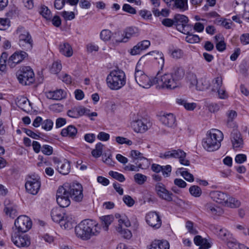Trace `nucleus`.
<instances>
[{
  "label": "nucleus",
  "instance_id": "obj_32",
  "mask_svg": "<svg viewBox=\"0 0 249 249\" xmlns=\"http://www.w3.org/2000/svg\"><path fill=\"white\" fill-rule=\"evenodd\" d=\"M210 86V81L205 77H202L198 80L196 89L198 90H204L208 89Z\"/></svg>",
  "mask_w": 249,
  "mask_h": 249
},
{
  "label": "nucleus",
  "instance_id": "obj_29",
  "mask_svg": "<svg viewBox=\"0 0 249 249\" xmlns=\"http://www.w3.org/2000/svg\"><path fill=\"white\" fill-rule=\"evenodd\" d=\"M60 53L64 56L69 57L73 54V50L71 46L67 42H64L59 46Z\"/></svg>",
  "mask_w": 249,
  "mask_h": 249
},
{
  "label": "nucleus",
  "instance_id": "obj_63",
  "mask_svg": "<svg viewBox=\"0 0 249 249\" xmlns=\"http://www.w3.org/2000/svg\"><path fill=\"white\" fill-rule=\"evenodd\" d=\"M220 105L215 103H212L208 105L209 110L213 113L218 111L220 109Z\"/></svg>",
  "mask_w": 249,
  "mask_h": 249
},
{
  "label": "nucleus",
  "instance_id": "obj_19",
  "mask_svg": "<svg viewBox=\"0 0 249 249\" xmlns=\"http://www.w3.org/2000/svg\"><path fill=\"white\" fill-rule=\"evenodd\" d=\"M53 161L56 164V168L59 173L63 175H66L69 173L71 170V165L68 160H64L61 161L57 158H54Z\"/></svg>",
  "mask_w": 249,
  "mask_h": 249
},
{
  "label": "nucleus",
  "instance_id": "obj_58",
  "mask_svg": "<svg viewBox=\"0 0 249 249\" xmlns=\"http://www.w3.org/2000/svg\"><path fill=\"white\" fill-rule=\"evenodd\" d=\"M61 15L65 20H71L74 18L75 14L73 12L63 11L61 12Z\"/></svg>",
  "mask_w": 249,
  "mask_h": 249
},
{
  "label": "nucleus",
  "instance_id": "obj_8",
  "mask_svg": "<svg viewBox=\"0 0 249 249\" xmlns=\"http://www.w3.org/2000/svg\"><path fill=\"white\" fill-rule=\"evenodd\" d=\"M19 82L22 85H27L34 81V73L33 70L29 66L21 68L17 73Z\"/></svg>",
  "mask_w": 249,
  "mask_h": 249
},
{
  "label": "nucleus",
  "instance_id": "obj_7",
  "mask_svg": "<svg viewBox=\"0 0 249 249\" xmlns=\"http://www.w3.org/2000/svg\"><path fill=\"white\" fill-rule=\"evenodd\" d=\"M62 186L66 191L67 195L73 201L77 202L82 201L84 195L83 187L81 184L75 182L66 183Z\"/></svg>",
  "mask_w": 249,
  "mask_h": 249
},
{
  "label": "nucleus",
  "instance_id": "obj_15",
  "mask_svg": "<svg viewBox=\"0 0 249 249\" xmlns=\"http://www.w3.org/2000/svg\"><path fill=\"white\" fill-rule=\"evenodd\" d=\"M234 9L236 12L243 10L242 17L249 21V1L247 0H235Z\"/></svg>",
  "mask_w": 249,
  "mask_h": 249
},
{
  "label": "nucleus",
  "instance_id": "obj_38",
  "mask_svg": "<svg viewBox=\"0 0 249 249\" xmlns=\"http://www.w3.org/2000/svg\"><path fill=\"white\" fill-rule=\"evenodd\" d=\"M39 13L47 20H50L52 18L51 12L45 5L41 6Z\"/></svg>",
  "mask_w": 249,
  "mask_h": 249
},
{
  "label": "nucleus",
  "instance_id": "obj_14",
  "mask_svg": "<svg viewBox=\"0 0 249 249\" xmlns=\"http://www.w3.org/2000/svg\"><path fill=\"white\" fill-rule=\"evenodd\" d=\"M140 34V31L138 28L135 26H130L126 27L124 30L123 34L122 35V37L121 39L116 40L117 42H127L133 37L138 36Z\"/></svg>",
  "mask_w": 249,
  "mask_h": 249
},
{
  "label": "nucleus",
  "instance_id": "obj_16",
  "mask_svg": "<svg viewBox=\"0 0 249 249\" xmlns=\"http://www.w3.org/2000/svg\"><path fill=\"white\" fill-rule=\"evenodd\" d=\"M145 220L147 224L155 229L160 228L161 225V220L156 212H150L147 213Z\"/></svg>",
  "mask_w": 249,
  "mask_h": 249
},
{
  "label": "nucleus",
  "instance_id": "obj_45",
  "mask_svg": "<svg viewBox=\"0 0 249 249\" xmlns=\"http://www.w3.org/2000/svg\"><path fill=\"white\" fill-rule=\"evenodd\" d=\"M117 231L119 232L124 238L129 239L132 236V233L128 229H123L122 226H118Z\"/></svg>",
  "mask_w": 249,
  "mask_h": 249
},
{
  "label": "nucleus",
  "instance_id": "obj_53",
  "mask_svg": "<svg viewBox=\"0 0 249 249\" xmlns=\"http://www.w3.org/2000/svg\"><path fill=\"white\" fill-rule=\"evenodd\" d=\"M10 26V20L7 18H0V30H5Z\"/></svg>",
  "mask_w": 249,
  "mask_h": 249
},
{
  "label": "nucleus",
  "instance_id": "obj_6",
  "mask_svg": "<svg viewBox=\"0 0 249 249\" xmlns=\"http://www.w3.org/2000/svg\"><path fill=\"white\" fill-rule=\"evenodd\" d=\"M135 79L137 83L141 87L148 89L153 85L156 84V76L151 79L146 75L142 68V63L140 61L137 63L135 71Z\"/></svg>",
  "mask_w": 249,
  "mask_h": 249
},
{
  "label": "nucleus",
  "instance_id": "obj_4",
  "mask_svg": "<svg viewBox=\"0 0 249 249\" xmlns=\"http://www.w3.org/2000/svg\"><path fill=\"white\" fill-rule=\"evenodd\" d=\"M15 34L18 38L19 46L24 51H31L33 48L34 41L29 32L24 27L19 26Z\"/></svg>",
  "mask_w": 249,
  "mask_h": 249
},
{
  "label": "nucleus",
  "instance_id": "obj_10",
  "mask_svg": "<svg viewBox=\"0 0 249 249\" xmlns=\"http://www.w3.org/2000/svg\"><path fill=\"white\" fill-rule=\"evenodd\" d=\"M156 79V84L162 88L172 89L179 87L170 73H165L161 76L157 74Z\"/></svg>",
  "mask_w": 249,
  "mask_h": 249
},
{
  "label": "nucleus",
  "instance_id": "obj_43",
  "mask_svg": "<svg viewBox=\"0 0 249 249\" xmlns=\"http://www.w3.org/2000/svg\"><path fill=\"white\" fill-rule=\"evenodd\" d=\"M189 192L193 196L197 197H199L202 194L201 188L196 185H193L189 188Z\"/></svg>",
  "mask_w": 249,
  "mask_h": 249
},
{
  "label": "nucleus",
  "instance_id": "obj_36",
  "mask_svg": "<svg viewBox=\"0 0 249 249\" xmlns=\"http://www.w3.org/2000/svg\"><path fill=\"white\" fill-rule=\"evenodd\" d=\"M101 219L102 220V224L103 226L104 229L107 231L108 229V226L113 221V216L111 215H106L102 216Z\"/></svg>",
  "mask_w": 249,
  "mask_h": 249
},
{
  "label": "nucleus",
  "instance_id": "obj_47",
  "mask_svg": "<svg viewBox=\"0 0 249 249\" xmlns=\"http://www.w3.org/2000/svg\"><path fill=\"white\" fill-rule=\"evenodd\" d=\"M135 181L140 185L143 184L147 179V177L140 173H137L134 176Z\"/></svg>",
  "mask_w": 249,
  "mask_h": 249
},
{
  "label": "nucleus",
  "instance_id": "obj_18",
  "mask_svg": "<svg viewBox=\"0 0 249 249\" xmlns=\"http://www.w3.org/2000/svg\"><path fill=\"white\" fill-rule=\"evenodd\" d=\"M155 190L160 198L167 201H172L173 194L165 188V185L163 183H157L155 185Z\"/></svg>",
  "mask_w": 249,
  "mask_h": 249
},
{
  "label": "nucleus",
  "instance_id": "obj_26",
  "mask_svg": "<svg viewBox=\"0 0 249 249\" xmlns=\"http://www.w3.org/2000/svg\"><path fill=\"white\" fill-rule=\"evenodd\" d=\"M206 211L214 215H220L223 213L222 209L212 203H207L205 205Z\"/></svg>",
  "mask_w": 249,
  "mask_h": 249
},
{
  "label": "nucleus",
  "instance_id": "obj_3",
  "mask_svg": "<svg viewBox=\"0 0 249 249\" xmlns=\"http://www.w3.org/2000/svg\"><path fill=\"white\" fill-rule=\"evenodd\" d=\"M108 88L112 90H118L126 84L125 73L121 70L117 69L111 71L106 78Z\"/></svg>",
  "mask_w": 249,
  "mask_h": 249
},
{
  "label": "nucleus",
  "instance_id": "obj_2",
  "mask_svg": "<svg viewBox=\"0 0 249 249\" xmlns=\"http://www.w3.org/2000/svg\"><path fill=\"white\" fill-rule=\"evenodd\" d=\"M223 138V134L221 131L212 129L207 132L206 138L203 139L202 146L209 152L216 151L220 148Z\"/></svg>",
  "mask_w": 249,
  "mask_h": 249
},
{
  "label": "nucleus",
  "instance_id": "obj_23",
  "mask_svg": "<svg viewBox=\"0 0 249 249\" xmlns=\"http://www.w3.org/2000/svg\"><path fill=\"white\" fill-rule=\"evenodd\" d=\"M160 121L164 125L169 127H173L176 125L175 117L172 113L161 116Z\"/></svg>",
  "mask_w": 249,
  "mask_h": 249
},
{
  "label": "nucleus",
  "instance_id": "obj_39",
  "mask_svg": "<svg viewBox=\"0 0 249 249\" xmlns=\"http://www.w3.org/2000/svg\"><path fill=\"white\" fill-rule=\"evenodd\" d=\"M104 145L101 142L97 143L95 145V148L91 151V154L95 158L100 157L103 152Z\"/></svg>",
  "mask_w": 249,
  "mask_h": 249
},
{
  "label": "nucleus",
  "instance_id": "obj_28",
  "mask_svg": "<svg viewBox=\"0 0 249 249\" xmlns=\"http://www.w3.org/2000/svg\"><path fill=\"white\" fill-rule=\"evenodd\" d=\"M169 242L165 240H155L153 241L148 249H169Z\"/></svg>",
  "mask_w": 249,
  "mask_h": 249
},
{
  "label": "nucleus",
  "instance_id": "obj_37",
  "mask_svg": "<svg viewBox=\"0 0 249 249\" xmlns=\"http://www.w3.org/2000/svg\"><path fill=\"white\" fill-rule=\"evenodd\" d=\"M18 106L24 111H26L30 104L28 99L24 97H21L17 102Z\"/></svg>",
  "mask_w": 249,
  "mask_h": 249
},
{
  "label": "nucleus",
  "instance_id": "obj_62",
  "mask_svg": "<svg viewBox=\"0 0 249 249\" xmlns=\"http://www.w3.org/2000/svg\"><path fill=\"white\" fill-rule=\"evenodd\" d=\"M186 228L188 231L192 234H196L197 231L194 228L193 223L190 221H187L186 223Z\"/></svg>",
  "mask_w": 249,
  "mask_h": 249
},
{
  "label": "nucleus",
  "instance_id": "obj_20",
  "mask_svg": "<svg viewBox=\"0 0 249 249\" xmlns=\"http://www.w3.org/2000/svg\"><path fill=\"white\" fill-rule=\"evenodd\" d=\"M186 154L183 150L178 149L177 150H171L165 152L160 154V158L168 159L170 158L178 159L185 158Z\"/></svg>",
  "mask_w": 249,
  "mask_h": 249
},
{
  "label": "nucleus",
  "instance_id": "obj_42",
  "mask_svg": "<svg viewBox=\"0 0 249 249\" xmlns=\"http://www.w3.org/2000/svg\"><path fill=\"white\" fill-rule=\"evenodd\" d=\"M131 156L134 159V161L135 160H143L144 161L147 162V160L142 156V154L139 151L133 150L131 151Z\"/></svg>",
  "mask_w": 249,
  "mask_h": 249
},
{
  "label": "nucleus",
  "instance_id": "obj_5",
  "mask_svg": "<svg viewBox=\"0 0 249 249\" xmlns=\"http://www.w3.org/2000/svg\"><path fill=\"white\" fill-rule=\"evenodd\" d=\"M51 217L53 220L59 223L61 227L65 229L70 230L73 227L74 220L71 216L66 215L63 210L60 208H54L51 211Z\"/></svg>",
  "mask_w": 249,
  "mask_h": 249
},
{
  "label": "nucleus",
  "instance_id": "obj_50",
  "mask_svg": "<svg viewBox=\"0 0 249 249\" xmlns=\"http://www.w3.org/2000/svg\"><path fill=\"white\" fill-rule=\"evenodd\" d=\"M53 122L51 119H46L41 123L42 128L46 131H50L53 126Z\"/></svg>",
  "mask_w": 249,
  "mask_h": 249
},
{
  "label": "nucleus",
  "instance_id": "obj_9",
  "mask_svg": "<svg viewBox=\"0 0 249 249\" xmlns=\"http://www.w3.org/2000/svg\"><path fill=\"white\" fill-rule=\"evenodd\" d=\"M41 182L39 177L35 174L28 176L26 178L25 187L26 191L33 195H36L40 188Z\"/></svg>",
  "mask_w": 249,
  "mask_h": 249
},
{
  "label": "nucleus",
  "instance_id": "obj_54",
  "mask_svg": "<svg viewBox=\"0 0 249 249\" xmlns=\"http://www.w3.org/2000/svg\"><path fill=\"white\" fill-rule=\"evenodd\" d=\"M111 32L108 30H103L100 33V38L104 41H107L110 39Z\"/></svg>",
  "mask_w": 249,
  "mask_h": 249
},
{
  "label": "nucleus",
  "instance_id": "obj_25",
  "mask_svg": "<svg viewBox=\"0 0 249 249\" xmlns=\"http://www.w3.org/2000/svg\"><path fill=\"white\" fill-rule=\"evenodd\" d=\"M231 139L234 149L242 147L243 141L239 132L236 131L232 132Z\"/></svg>",
  "mask_w": 249,
  "mask_h": 249
},
{
  "label": "nucleus",
  "instance_id": "obj_40",
  "mask_svg": "<svg viewBox=\"0 0 249 249\" xmlns=\"http://www.w3.org/2000/svg\"><path fill=\"white\" fill-rule=\"evenodd\" d=\"M222 78L221 76L214 78L212 81V90L213 91H216V90L222 87Z\"/></svg>",
  "mask_w": 249,
  "mask_h": 249
},
{
  "label": "nucleus",
  "instance_id": "obj_34",
  "mask_svg": "<svg viewBox=\"0 0 249 249\" xmlns=\"http://www.w3.org/2000/svg\"><path fill=\"white\" fill-rule=\"evenodd\" d=\"M174 19L175 20V25L178 29V27L179 25L180 26L184 25L188 23V18L183 15L176 14L175 15Z\"/></svg>",
  "mask_w": 249,
  "mask_h": 249
},
{
  "label": "nucleus",
  "instance_id": "obj_33",
  "mask_svg": "<svg viewBox=\"0 0 249 249\" xmlns=\"http://www.w3.org/2000/svg\"><path fill=\"white\" fill-rule=\"evenodd\" d=\"M172 75L175 80L178 84L181 86L180 80L183 78L184 75V71L182 68H175L172 73H170Z\"/></svg>",
  "mask_w": 249,
  "mask_h": 249
},
{
  "label": "nucleus",
  "instance_id": "obj_30",
  "mask_svg": "<svg viewBox=\"0 0 249 249\" xmlns=\"http://www.w3.org/2000/svg\"><path fill=\"white\" fill-rule=\"evenodd\" d=\"M77 133V128L72 125H69L67 128H63L61 130V134L63 137H69L72 139L74 138Z\"/></svg>",
  "mask_w": 249,
  "mask_h": 249
},
{
  "label": "nucleus",
  "instance_id": "obj_51",
  "mask_svg": "<svg viewBox=\"0 0 249 249\" xmlns=\"http://www.w3.org/2000/svg\"><path fill=\"white\" fill-rule=\"evenodd\" d=\"M109 175L111 176L113 178L118 180L120 182H124L125 180V178L124 176L120 173L113 171H110L109 172Z\"/></svg>",
  "mask_w": 249,
  "mask_h": 249
},
{
  "label": "nucleus",
  "instance_id": "obj_48",
  "mask_svg": "<svg viewBox=\"0 0 249 249\" xmlns=\"http://www.w3.org/2000/svg\"><path fill=\"white\" fill-rule=\"evenodd\" d=\"M61 69V64L58 61H56L53 63L52 66L50 69V71L52 73L57 74L60 71Z\"/></svg>",
  "mask_w": 249,
  "mask_h": 249
},
{
  "label": "nucleus",
  "instance_id": "obj_41",
  "mask_svg": "<svg viewBox=\"0 0 249 249\" xmlns=\"http://www.w3.org/2000/svg\"><path fill=\"white\" fill-rule=\"evenodd\" d=\"M175 6L182 11H185L188 8L187 0H175Z\"/></svg>",
  "mask_w": 249,
  "mask_h": 249
},
{
  "label": "nucleus",
  "instance_id": "obj_59",
  "mask_svg": "<svg viewBox=\"0 0 249 249\" xmlns=\"http://www.w3.org/2000/svg\"><path fill=\"white\" fill-rule=\"evenodd\" d=\"M122 9L124 11L130 14L134 15L136 14L135 9L128 4H124L123 6Z\"/></svg>",
  "mask_w": 249,
  "mask_h": 249
},
{
  "label": "nucleus",
  "instance_id": "obj_61",
  "mask_svg": "<svg viewBox=\"0 0 249 249\" xmlns=\"http://www.w3.org/2000/svg\"><path fill=\"white\" fill-rule=\"evenodd\" d=\"M123 200L124 203L128 207H132L135 203L134 200L128 195L124 196Z\"/></svg>",
  "mask_w": 249,
  "mask_h": 249
},
{
  "label": "nucleus",
  "instance_id": "obj_49",
  "mask_svg": "<svg viewBox=\"0 0 249 249\" xmlns=\"http://www.w3.org/2000/svg\"><path fill=\"white\" fill-rule=\"evenodd\" d=\"M152 11L156 17H160L162 16L163 17H167L169 15V11L166 9H163L161 11H159L157 8H153Z\"/></svg>",
  "mask_w": 249,
  "mask_h": 249
},
{
  "label": "nucleus",
  "instance_id": "obj_27",
  "mask_svg": "<svg viewBox=\"0 0 249 249\" xmlns=\"http://www.w3.org/2000/svg\"><path fill=\"white\" fill-rule=\"evenodd\" d=\"M66 92L62 89L49 91L46 93L47 98L54 100H60L66 96Z\"/></svg>",
  "mask_w": 249,
  "mask_h": 249
},
{
  "label": "nucleus",
  "instance_id": "obj_56",
  "mask_svg": "<svg viewBox=\"0 0 249 249\" xmlns=\"http://www.w3.org/2000/svg\"><path fill=\"white\" fill-rule=\"evenodd\" d=\"M41 152L45 155L50 156L53 154V147L49 145L44 144L41 147Z\"/></svg>",
  "mask_w": 249,
  "mask_h": 249
},
{
  "label": "nucleus",
  "instance_id": "obj_44",
  "mask_svg": "<svg viewBox=\"0 0 249 249\" xmlns=\"http://www.w3.org/2000/svg\"><path fill=\"white\" fill-rule=\"evenodd\" d=\"M188 81L190 84V88H192L195 87H196L198 79L197 78L196 75L193 73H189L188 75Z\"/></svg>",
  "mask_w": 249,
  "mask_h": 249
},
{
  "label": "nucleus",
  "instance_id": "obj_1",
  "mask_svg": "<svg viewBox=\"0 0 249 249\" xmlns=\"http://www.w3.org/2000/svg\"><path fill=\"white\" fill-rule=\"evenodd\" d=\"M101 226L94 220L85 219L79 223L75 227L76 236L83 240H88L92 236L99 234Z\"/></svg>",
  "mask_w": 249,
  "mask_h": 249
},
{
  "label": "nucleus",
  "instance_id": "obj_60",
  "mask_svg": "<svg viewBox=\"0 0 249 249\" xmlns=\"http://www.w3.org/2000/svg\"><path fill=\"white\" fill-rule=\"evenodd\" d=\"M139 15L144 19H150L152 18V14L147 10H142L139 11Z\"/></svg>",
  "mask_w": 249,
  "mask_h": 249
},
{
  "label": "nucleus",
  "instance_id": "obj_57",
  "mask_svg": "<svg viewBox=\"0 0 249 249\" xmlns=\"http://www.w3.org/2000/svg\"><path fill=\"white\" fill-rule=\"evenodd\" d=\"M118 223L119 226H122V224H124L126 227H129L131 226L129 219L125 215H123L122 218L118 220Z\"/></svg>",
  "mask_w": 249,
  "mask_h": 249
},
{
  "label": "nucleus",
  "instance_id": "obj_21",
  "mask_svg": "<svg viewBox=\"0 0 249 249\" xmlns=\"http://www.w3.org/2000/svg\"><path fill=\"white\" fill-rule=\"evenodd\" d=\"M133 130L137 133H144L148 129L147 122L145 120H137L131 123Z\"/></svg>",
  "mask_w": 249,
  "mask_h": 249
},
{
  "label": "nucleus",
  "instance_id": "obj_12",
  "mask_svg": "<svg viewBox=\"0 0 249 249\" xmlns=\"http://www.w3.org/2000/svg\"><path fill=\"white\" fill-rule=\"evenodd\" d=\"M22 233L15 232L12 235V242L19 248L28 247L30 244V241L27 235Z\"/></svg>",
  "mask_w": 249,
  "mask_h": 249
},
{
  "label": "nucleus",
  "instance_id": "obj_35",
  "mask_svg": "<svg viewBox=\"0 0 249 249\" xmlns=\"http://www.w3.org/2000/svg\"><path fill=\"white\" fill-rule=\"evenodd\" d=\"M241 205V202L239 200L236 198L230 196H228V200L226 201L224 205L225 206L230 207L231 208H236L239 207Z\"/></svg>",
  "mask_w": 249,
  "mask_h": 249
},
{
  "label": "nucleus",
  "instance_id": "obj_17",
  "mask_svg": "<svg viewBox=\"0 0 249 249\" xmlns=\"http://www.w3.org/2000/svg\"><path fill=\"white\" fill-rule=\"evenodd\" d=\"M28 56L27 53L24 51H16L8 59L7 65L11 68H13L16 64L22 62Z\"/></svg>",
  "mask_w": 249,
  "mask_h": 249
},
{
  "label": "nucleus",
  "instance_id": "obj_52",
  "mask_svg": "<svg viewBox=\"0 0 249 249\" xmlns=\"http://www.w3.org/2000/svg\"><path fill=\"white\" fill-rule=\"evenodd\" d=\"M178 30L181 33L187 35L190 34V31L192 30V27L188 23L183 25V26L179 25L178 27Z\"/></svg>",
  "mask_w": 249,
  "mask_h": 249
},
{
  "label": "nucleus",
  "instance_id": "obj_31",
  "mask_svg": "<svg viewBox=\"0 0 249 249\" xmlns=\"http://www.w3.org/2000/svg\"><path fill=\"white\" fill-rule=\"evenodd\" d=\"M226 116L227 125L229 127H233L234 125V120L237 116V112L233 110H229L227 111Z\"/></svg>",
  "mask_w": 249,
  "mask_h": 249
},
{
  "label": "nucleus",
  "instance_id": "obj_64",
  "mask_svg": "<svg viewBox=\"0 0 249 249\" xmlns=\"http://www.w3.org/2000/svg\"><path fill=\"white\" fill-rule=\"evenodd\" d=\"M181 175L188 181L192 182L194 180L193 175L189 173L187 171H182L181 172Z\"/></svg>",
  "mask_w": 249,
  "mask_h": 249
},
{
  "label": "nucleus",
  "instance_id": "obj_24",
  "mask_svg": "<svg viewBox=\"0 0 249 249\" xmlns=\"http://www.w3.org/2000/svg\"><path fill=\"white\" fill-rule=\"evenodd\" d=\"M4 205V211L6 215L12 218H14L17 216V205L10 203L9 200H6L5 201Z\"/></svg>",
  "mask_w": 249,
  "mask_h": 249
},
{
  "label": "nucleus",
  "instance_id": "obj_13",
  "mask_svg": "<svg viewBox=\"0 0 249 249\" xmlns=\"http://www.w3.org/2000/svg\"><path fill=\"white\" fill-rule=\"evenodd\" d=\"M70 196L66 194L63 186L58 188L56 193V201L60 207H68L71 204Z\"/></svg>",
  "mask_w": 249,
  "mask_h": 249
},
{
  "label": "nucleus",
  "instance_id": "obj_46",
  "mask_svg": "<svg viewBox=\"0 0 249 249\" xmlns=\"http://www.w3.org/2000/svg\"><path fill=\"white\" fill-rule=\"evenodd\" d=\"M185 40L189 43H195L199 42L200 41V38L198 35L190 33L187 35Z\"/></svg>",
  "mask_w": 249,
  "mask_h": 249
},
{
  "label": "nucleus",
  "instance_id": "obj_22",
  "mask_svg": "<svg viewBox=\"0 0 249 249\" xmlns=\"http://www.w3.org/2000/svg\"><path fill=\"white\" fill-rule=\"evenodd\" d=\"M210 195L212 199L214 201L223 205H224L226 201H227L229 196L226 193L218 191H212Z\"/></svg>",
  "mask_w": 249,
  "mask_h": 249
},
{
  "label": "nucleus",
  "instance_id": "obj_11",
  "mask_svg": "<svg viewBox=\"0 0 249 249\" xmlns=\"http://www.w3.org/2000/svg\"><path fill=\"white\" fill-rule=\"evenodd\" d=\"M14 224L18 232L24 233L31 229L32 222L29 217L20 215L15 220Z\"/></svg>",
  "mask_w": 249,
  "mask_h": 249
},
{
  "label": "nucleus",
  "instance_id": "obj_55",
  "mask_svg": "<svg viewBox=\"0 0 249 249\" xmlns=\"http://www.w3.org/2000/svg\"><path fill=\"white\" fill-rule=\"evenodd\" d=\"M152 53H156L157 55L159 56V58L158 60V63L159 64V67L162 69L164 64V59L163 54L161 52H159L157 51H153Z\"/></svg>",
  "mask_w": 249,
  "mask_h": 249
}]
</instances>
